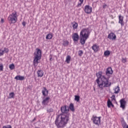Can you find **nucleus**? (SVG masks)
I'll list each match as a JSON object with an SVG mask.
<instances>
[{"label":"nucleus","mask_w":128,"mask_h":128,"mask_svg":"<svg viewBox=\"0 0 128 128\" xmlns=\"http://www.w3.org/2000/svg\"><path fill=\"white\" fill-rule=\"evenodd\" d=\"M68 108L67 106H62L60 108L61 112L62 114H60L56 118L55 120V124L58 128H64L68 122L70 120L68 114V109H66Z\"/></svg>","instance_id":"nucleus-1"},{"label":"nucleus","mask_w":128,"mask_h":128,"mask_svg":"<svg viewBox=\"0 0 128 128\" xmlns=\"http://www.w3.org/2000/svg\"><path fill=\"white\" fill-rule=\"evenodd\" d=\"M102 72H99L96 74V76L100 78V80L99 78H97L96 80L99 88L104 90V88H110L112 82H110V77L106 78L105 76H102Z\"/></svg>","instance_id":"nucleus-2"},{"label":"nucleus","mask_w":128,"mask_h":128,"mask_svg":"<svg viewBox=\"0 0 128 128\" xmlns=\"http://www.w3.org/2000/svg\"><path fill=\"white\" fill-rule=\"evenodd\" d=\"M90 32L88 28H84L81 30L80 34L81 44L84 45L86 44V42L90 38Z\"/></svg>","instance_id":"nucleus-3"},{"label":"nucleus","mask_w":128,"mask_h":128,"mask_svg":"<svg viewBox=\"0 0 128 128\" xmlns=\"http://www.w3.org/2000/svg\"><path fill=\"white\" fill-rule=\"evenodd\" d=\"M42 58V50L36 48L34 52V58L33 64L34 66H36L40 64V60Z\"/></svg>","instance_id":"nucleus-4"},{"label":"nucleus","mask_w":128,"mask_h":128,"mask_svg":"<svg viewBox=\"0 0 128 128\" xmlns=\"http://www.w3.org/2000/svg\"><path fill=\"white\" fill-rule=\"evenodd\" d=\"M18 12L16 11H14L8 18V20L10 24H16L18 22Z\"/></svg>","instance_id":"nucleus-5"},{"label":"nucleus","mask_w":128,"mask_h":128,"mask_svg":"<svg viewBox=\"0 0 128 128\" xmlns=\"http://www.w3.org/2000/svg\"><path fill=\"white\" fill-rule=\"evenodd\" d=\"M100 118H102V117L100 116L98 117L95 116L94 115H93L91 118V120H92L94 124H96V126H100Z\"/></svg>","instance_id":"nucleus-6"},{"label":"nucleus","mask_w":128,"mask_h":128,"mask_svg":"<svg viewBox=\"0 0 128 128\" xmlns=\"http://www.w3.org/2000/svg\"><path fill=\"white\" fill-rule=\"evenodd\" d=\"M92 6L86 5L84 6V12L86 14H92Z\"/></svg>","instance_id":"nucleus-7"},{"label":"nucleus","mask_w":128,"mask_h":128,"mask_svg":"<svg viewBox=\"0 0 128 128\" xmlns=\"http://www.w3.org/2000/svg\"><path fill=\"white\" fill-rule=\"evenodd\" d=\"M114 74V71L112 70V69L110 67H108L106 69V76H108V78H110V76H111V74Z\"/></svg>","instance_id":"nucleus-8"},{"label":"nucleus","mask_w":128,"mask_h":128,"mask_svg":"<svg viewBox=\"0 0 128 128\" xmlns=\"http://www.w3.org/2000/svg\"><path fill=\"white\" fill-rule=\"evenodd\" d=\"M108 38L112 40H116V36L114 33L111 32L108 35Z\"/></svg>","instance_id":"nucleus-9"},{"label":"nucleus","mask_w":128,"mask_h":128,"mask_svg":"<svg viewBox=\"0 0 128 128\" xmlns=\"http://www.w3.org/2000/svg\"><path fill=\"white\" fill-rule=\"evenodd\" d=\"M126 102L124 100V98H122L120 100V107L122 108V110H124L126 108Z\"/></svg>","instance_id":"nucleus-10"},{"label":"nucleus","mask_w":128,"mask_h":128,"mask_svg":"<svg viewBox=\"0 0 128 128\" xmlns=\"http://www.w3.org/2000/svg\"><path fill=\"white\" fill-rule=\"evenodd\" d=\"M50 97L44 98L42 102V104H44V106H48L50 102Z\"/></svg>","instance_id":"nucleus-11"},{"label":"nucleus","mask_w":128,"mask_h":128,"mask_svg":"<svg viewBox=\"0 0 128 128\" xmlns=\"http://www.w3.org/2000/svg\"><path fill=\"white\" fill-rule=\"evenodd\" d=\"M72 38L74 42H78V38H80V36L78 33H74L72 34Z\"/></svg>","instance_id":"nucleus-12"},{"label":"nucleus","mask_w":128,"mask_h":128,"mask_svg":"<svg viewBox=\"0 0 128 128\" xmlns=\"http://www.w3.org/2000/svg\"><path fill=\"white\" fill-rule=\"evenodd\" d=\"M10 50L6 48H4V50L0 49V56H4V52L8 54Z\"/></svg>","instance_id":"nucleus-13"},{"label":"nucleus","mask_w":128,"mask_h":128,"mask_svg":"<svg viewBox=\"0 0 128 128\" xmlns=\"http://www.w3.org/2000/svg\"><path fill=\"white\" fill-rule=\"evenodd\" d=\"M118 24H120L122 26H124V16L122 15L118 16Z\"/></svg>","instance_id":"nucleus-14"},{"label":"nucleus","mask_w":128,"mask_h":128,"mask_svg":"<svg viewBox=\"0 0 128 128\" xmlns=\"http://www.w3.org/2000/svg\"><path fill=\"white\" fill-rule=\"evenodd\" d=\"M42 92L44 96H46L48 94V90H46V87L43 88V90H42Z\"/></svg>","instance_id":"nucleus-15"},{"label":"nucleus","mask_w":128,"mask_h":128,"mask_svg":"<svg viewBox=\"0 0 128 128\" xmlns=\"http://www.w3.org/2000/svg\"><path fill=\"white\" fill-rule=\"evenodd\" d=\"M38 78H42L44 76V71L42 70H38L36 72Z\"/></svg>","instance_id":"nucleus-16"},{"label":"nucleus","mask_w":128,"mask_h":128,"mask_svg":"<svg viewBox=\"0 0 128 128\" xmlns=\"http://www.w3.org/2000/svg\"><path fill=\"white\" fill-rule=\"evenodd\" d=\"M92 50L95 52H96L98 50V49L100 48V46H98L96 45V44H94L92 46Z\"/></svg>","instance_id":"nucleus-17"},{"label":"nucleus","mask_w":128,"mask_h":128,"mask_svg":"<svg viewBox=\"0 0 128 128\" xmlns=\"http://www.w3.org/2000/svg\"><path fill=\"white\" fill-rule=\"evenodd\" d=\"M14 79L16 80H24V76H16L14 77Z\"/></svg>","instance_id":"nucleus-18"},{"label":"nucleus","mask_w":128,"mask_h":128,"mask_svg":"<svg viewBox=\"0 0 128 128\" xmlns=\"http://www.w3.org/2000/svg\"><path fill=\"white\" fill-rule=\"evenodd\" d=\"M121 124L123 128H128V124H126V122L124 120L121 122Z\"/></svg>","instance_id":"nucleus-19"},{"label":"nucleus","mask_w":128,"mask_h":128,"mask_svg":"<svg viewBox=\"0 0 128 128\" xmlns=\"http://www.w3.org/2000/svg\"><path fill=\"white\" fill-rule=\"evenodd\" d=\"M73 30H76L78 26V24L76 22L72 23Z\"/></svg>","instance_id":"nucleus-20"},{"label":"nucleus","mask_w":128,"mask_h":128,"mask_svg":"<svg viewBox=\"0 0 128 128\" xmlns=\"http://www.w3.org/2000/svg\"><path fill=\"white\" fill-rule=\"evenodd\" d=\"M69 109L72 112H74V104L72 103H70L69 106Z\"/></svg>","instance_id":"nucleus-21"},{"label":"nucleus","mask_w":128,"mask_h":128,"mask_svg":"<svg viewBox=\"0 0 128 128\" xmlns=\"http://www.w3.org/2000/svg\"><path fill=\"white\" fill-rule=\"evenodd\" d=\"M52 34L50 33L46 36V40H52Z\"/></svg>","instance_id":"nucleus-22"},{"label":"nucleus","mask_w":128,"mask_h":128,"mask_svg":"<svg viewBox=\"0 0 128 128\" xmlns=\"http://www.w3.org/2000/svg\"><path fill=\"white\" fill-rule=\"evenodd\" d=\"M70 59H71L70 56V55H68L66 57V64H70Z\"/></svg>","instance_id":"nucleus-23"},{"label":"nucleus","mask_w":128,"mask_h":128,"mask_svg":"<svg viewBox=\"0 0 128 128\" xmlns=\"http://www.w3.org/2000/svg\"><path fill=\"white\" fill-rule=\"evenodd\" d=\"M80 2L76 5V8H80L82 6V4H84V0H79Z\"/></svg>","instance_id":"nucleus-24"},{"label":"nucleus","mask_w":128,"mask_h":128,"mask_svg":"<svg viewBox=\"0 0 128 128\" xmlns=\"http://www.w3.org/2000/svg\"><path fill=\"white\" fill-rule=\"evenodd\" d=\"M107 104H108V108H110L111 106H114V104H112V102H110V100H108V102H107Z\"/></svg>","instance_id":"nucleus-25"},{"label":"nucleus","mask_w":128,"mask_h":128,"mask_svg":"<svg viewBox=\"0 0 128 128\" xmlns=\"http://www.w3.org/2000/svg\"><path fill=\"white\" fill-rule=\"evenodd\" d=\"M68 44H70V42H68V40H66L63 42L62 45L64 46H68Z\"/></svg>","instance_id":"nucleus-26"},{"label":"nucleus","mask_w":128,"mask_h":128,"mask_svg":"<svg viewBox=\"0 0 128 128\" xmlns=\"http://www.w3.org/2000/svg\"><path fill=\"white\" fill-rule=\"evenodd\" d=\"M110 54V52L108 50H107L104 52V56H108Z\"/></svg>","instance_id":"nucleus-27"},{"label":"nucleus","mask_w":128,"mask_h":128,"mask_svg":"<svg viewBox=\"0 0 128 128\" xmlns=\"http://www.w3.org/2000/svg\"><path fill=\"white\" fill-rule=\"evenodd\" d=\"M120 87L118 86L114 89V94H118L120 92Z\"/></svg>","instance_id":"nucleus-28"},{"label":"nucleus","mask_w":128,"mask_h":128,"mask_svg":"<svg viewBox=\"0 0 128 128\" xmlns=\"http://www.w3.org/2000/svg\"><path fill=\"white\" fill-rule=\"evenodd\" d=\"M9 98H14V92H12L9 94Z\"/></svg>","instance_id":"nucleus-29"},{"label":"nucleus","mask_w":128,"mask_h":128,"mask_svg":"<svg viewBox=\"0 0 128 128\" xmlns=\"http://www.w3.org/2000/svg\"><path fill=\"white\" fill-rule=\"evenodd\" d=\"M9 68L12 70H14V64H12L9 66Z\"/></svg>","instance_id":"nucleus-30"},{"label":"nucleus","mask_w":128,"mask_h":128,"mask_svg":"<svg viewBox=\"0 0 128 128\" xmlns=\"http://www.w3.org/2000/svg\"><path fill=\"white\" fill-rule=\"evenodd\" d=\"M74 100H76V102H80V96H75Z\"/></svg>","instance_id":"nucleus-31"},{"label":"nucleus","mask_w":128,"mask_h":128,"mask_svg":"<svg viewBox=\"0 0 128 128\" xmlns=\"http://www.w3.org/2000/svg\"><path fill=\"white\" fill-rule=\"evenodd\" d=\"M54 112V109L52 108H49L47 110L48 112Z\"/></svg>","instance_id":"nucleus-32"},{"label":"nucleus","mask_w":128,"mask_h":128,"mask_svg":"<svg viewBox=\"0 0 128 128\" xmlns=\"http://www.w3.org/2000/svg\"><path fill=\"white\" fill-rule=\"evenodd\" d=\"M83 54H84V52H82V50H80L78 51V56H82Z\"/></svg>","instance_id":"nucleus-33"},{"label":"nucleus","mask_w":128,"mask_h":128,"mask_svg":"<svg viewBox=\"0 0 128 128\" xmlns=\"http://www.w3.org/2000/svg\"><path fill=\"white\" fill-rule=\"evenodd\" d=\"M122 62L123 64H126V58H122Z\"/></svg>","instance_id":"nucleus-34"},{"label":"nucleus","mask_w":128,"mask_h":128,"mask_svg":"<svg viewBox=\"0 0 128 128\" xmlns=\"http://www.w3.org/2000/svg\"><path fill=\"white\" fill-rule=\"evenodd\" d=\"M0 70L2 72L4 70V65L2 64H0Z\"/></svg>","instance_id":"nucleus-35"},{"label":"nucleus","mask_w":128,"mask_h":128,"mask_svg":"<svg viewBox=\"0 0 128 128\" xmlns=\"http://www.w3.org/2000/svg\"><path fill=\"white\" fill-rule=\"evenodd\" d=\"M2 128H12V126L8 125L7 126H2Z\"/></svg>","instance_id":"nucleus-36"},{"label":"nucleus","mask_w":128,"mask_h":128,"mask_svg":"<svg viewBox=\"0 0 128 128\" xmlns=\"http://www.w3.org/2000/svg\"><path fill=\"white\" fill-rule=\"evenodd\" d=\"M111 98L113 100H116V96L115 95H112V96L111 97Z\"/></svg>","instance_id":"nucleus-37"},{"label":"nucleus","mask_w":128,"mask_h":128,"mask_svg":"<svg viewBox=\"0 0 128 128\" xmlns=\"http://www.w3.org/2000/svg\"><path fill=\"white\" fill-rule=\"evenodd\" d=\"M4 18H2L1 19V20H0V22H1V24H4Z\"/></svg>","instance_id":"nucleus-38"},{"label":"nucleus","mask_w":128,"mask_h":128,"mask_svg":"<svg viewBox=\"0 0 128 128\" xmlns=\"http://www.w3.org/2000/svg\"><path fill=\"white\" fill-rule=\"evenodd\" d=\"M22 26H26V22H23L22 23Z\"/></svg>","instance_id":"nucleus-39"},{"label":"nucleus","mask_w":128,"mask_h":128,"mask_svg":"<svg viewBox=\"0 0 128 128\" xmlns=\"http://www.w3.org/2000/svg\"><path fill=\"white\" fill-rule=\"evenodd\" d=\"M106 4H104L102 6L103 8H106Z\"/></svg>","instance_id":"nucleus-40"},{"label":"nucleus","mask_w":128,"mask_h":128,"mask_svg":"<svg viewBox=\"0 0 128 128\" xmlns=\"http://www.w3.org/2000/svg\"><path fill=\"white\" fill-rule=\"evenodd\" d=\"M50 60H52V58H50Z\"/></svg>","instance_id":"nucleus-41"},{"label":"nucleus","mask_w":128,"mask_h":128,"mask_svg":"<svg viewBox=\"0 0 128 128\" xmlns=\"http://www.w3.org/2000/svg\"><path fill=\"white\" fill-rule=\"evenodd\" d=\"M94 90H96V88H94Z\"/></svg>","instance_id":"nucleus-42"}]
</instances>
